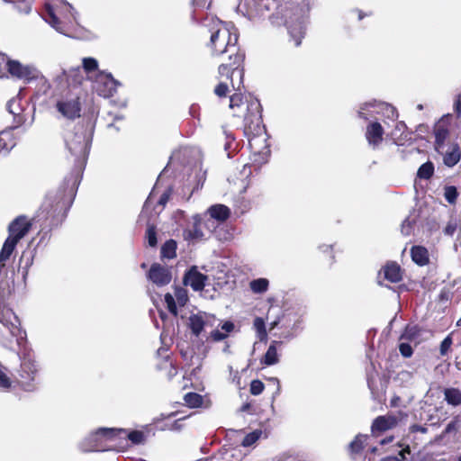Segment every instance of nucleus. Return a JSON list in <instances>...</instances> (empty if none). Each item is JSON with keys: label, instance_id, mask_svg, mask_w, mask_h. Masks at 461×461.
I'll return each instance as SVG.
<instances>
[{"label": "nucleus", "instance_id": "f257e3e1", "mask_svg": "<svg viewBox=\"0 0 461 461\" xmlns=\"http://www.w3.org/2000/svg\"><path fill=\"white\" fill-rule=\"evenodd\" d=\"M204 26L208 28L210 41L206 44L210 53L213 57L221 56L224 53H238L237 42L238 35L233 24L224 23L217 18L212 17L206 20Z\"/></svg>", "mask_w": 461, "mask_h": 461}, {"label": "nucleus", "instance_id": "f03ea898", "mask_svg": "<svg viewBox=\"0 0 461 461\" xmlns=\"http://www.w3.org/2000/svg\"><path fill=\"white\" fill-rule=\"evenodd\" d=\"M63 76L67 77L71 89L58 99L56 109L63 118L75 120L81 115L82 104L78 86L82 83L83 77L79 68L70 70L68 75L64 71Z\"/></svg>", "mask_w": 461, "mask_h": 461}, {"label": "nucleus", "instance_id": "7ed1b4c3", "mask_svg": "<svg viewBox=\"0 0 461 461\" xmlns=\"http://www.w3.org/2000/svg\"><path fill=\"white\" fill-rule=\"evenodd\" d=\"M68 150L75 158L78 168L85 166L92 140V127L77 124L74 131H68L64 135Z\"/></svg>", "mask_w": 461, "mask_h": 461}, {"label": "nucleus", "instance_id": "20e7f679", "mask_svg": "<svg viewBox=\"0 0 461 461\" xmlns=\"http://www.w3.org/2000/svg\"><path fill=\"white\" fill-rule=\"evenodd\" d=\"M248 110L249 113H248L244 119V131L249 138V147L256 153L259 152L257 148L258 142L266 141L259 102L258 100L251 101L248 106Z\"/></svg>", "mask_w": 461, "mask_h": 461}, {"label": "nucleus", "instance_id": "39448f33", "mask_svg": "<svg viewBox=\"0 0 461 461\" xmlns=\"http://www.w3.org/2000/svg\"><path fill=\"white\" fill-rule=\"evenodd\" d=\"M120 433L125 432L123 429L100 428L84 438L79 447L83 452L112 450L115 446L110 443L113 442Z\"/></svg>", "mask_w": 461, "mask_h": 461}, {"label": "nucleus", "instance_id": "423d86ee", "mask_svg": "<svg viewBox=\"0 0 461 461\" xmlns=\"http://www.w3.org/2000/svg\"><path fill=\"white\" fill-rule=\"evenodd\" d=\"M3 69H5L12 77L23 82H31L40 76V71L33 65L23 64L18 60L10 59L7 55L1 57Z\"/></svg>", "mask_w": 461, "mask_h": 461}, {"label": "nucleus", "instance_id": "0eeeda50", "mask_svg": "<svg viewBox=\"0 0 461 461\" xmlns=\"http://www.w3.org/2000/svg\"><path fill=\"white\" fill-rule=\"evenodd\" d=\"M369 108H375L376 113L381 114L389 120L395 121L398 118V113L393 106L375 100L361 104L358 110V116L364 120H368L369 114L365 113V110H368Z\"/></svg>", "mask_w": 461, "mask_h": 461}, {"label": "nucleus", "instance_id": "6e6552de", "mask_svg": "<svg viewBox=\"0 0 461 461\" xmlns=\"http://www.w3.org/2000/svg\"><path fill=\"white\" fill-rule=\"evenodd\" d=\"M120 86L121 83L114 79L112 74L104 72H100L95 82L96 92L104 97L113 96Z\"/></svg>", "mask_w": 461, "mask_h": 461}, {"label": "nucleus", "instance_id": "1a4fd4ad", "mask_svg": "<svg viewBox=\"0 0 461 461\" xmlns=\"http://www.w3.org/2000/svg\"><path fill=\"white\" fill-rule=\"evenodd\" d=\"M215 321L216 320L212 315L205 312H199L189 317V328L191 329L192 333L198 337L205 328L212 327Z\"/></svg>", "mask_w": 461, "mask_h": 461}, {"label": "nucleus", "instance_id": "9d476101", "mask_svg": "<svg viewBox=\"0 0 461 461\" xmlns=\"http://www.w3.org/2000/svg\"><path fill=\"white\" fill-rule=\"evenodd\" d=\"M229 60V63H221L219 66L218 73L220 77H226L227 78H230L235 72H238L240 79H242L243 72L242 70H239V67L243 60L242 55L239 53L230 54Z\"/></svg>", "mask_w": 461, "mask_h": 461}, {"label": "nucleus", "instance_id": "9b49d317", "mask_svg": "<svg viewBox=\"0 0 461 461\" xmlns=\"http://www.w3.org/2000/svg\"><path fill=\"white\" fill-rule=\"evenodd\" d=\"M148 277L152 283L158 286L169 284L172 278L170 270L157 263L150 267Z\"/></svg>", "mask_w": 461, "mask_h": 461}, {"label": "nucleus", "instance_id": "f8f14e48", "mask_svg": "<svg viewBox=\"0 0 461 461\" xmlns=\"http://www.w3.org/2000/svg\"><path fill=\"white\" fill-rule=\"evenodd\" d=\"M0 322L8 328L12 335L21 336L20 321L11 309L0 307Z\"/></svg>", "mask_w": 461, "mask_h": 461}, {"label": "nucleus", "instance_id": "ddd939ff", "mask_svg": "<svg viewBox=\"0 0 461 461\" xmlns=\"http://www.w3.org/2000/svg\"><path fill=\"white\" fill-rule=\"evenodd\" d=\"M384 129L378 122H370L366 126V139L373 149H376L383 140Z\"/></svg>", "mask_w": 461, "mask_h": 461}, {"label": "nucleus", "instance_id": "4468645a", "mask_svg": "<svg viewBox=\"0 0 461 461\" xmlns=\"http://www.w3.org/2000/svg\"><path fill=\"white\" fill-rule=\"evenodd\" d=\"M194 224L190 230H185L183 232L184 239L191 241H199L206 239V233L203 227V219L199 215L193 217Z\"/></svg>", "mask_w": 461, "mask_h": 461}, {"label": "nucleus", "instance_id": "2eb2a0df", "mask_svg": "<svg viewBox=\"0 0 461 461\" xmlns=\"http://www.w3.org/2000/svg\"><path fill=\"white\" fill-rule=\"evenodd\" d=\"M207 276L200 273L195 267H192L184 277L185 285H190L194 291H202Z\"/></svg>", "mask_w": 461, "mask_h": 461}, {"label": "nucleus", "instance_id": "dca6fc26", "mask_svg": "<svg viewBox=\"0 0 461 461\" xmlns=\"http://www.w3.org/2000/svg\"><path fill=\"white\" fill-rule=\"evenodd\" d=\"M397 423L398 419L393 415L378 416L372 423L371 431L373 433L384 432L394 428Z\"/></svg>", "mask_w": 461, "mask_h": 461}, {"label": "nucleus", "instance_id": "f3484780", "mask_svg": "<svg viewBox=\"0 0 461 461\" xmlns=\"http://www.w3.org/2000/svg\"><path fill=\"white\" fill-rule=\"evenodd\" d=\"M38 372V365L36 362L30 357L23 359L21 364V377L23 379L22 384L25 386L27 381L34 380L35 375Z\"/></svg>", "mask_w": 461, "mask_h": 461}, {"label": "nucleus", "instance_id": "a211bd4d", "mask_svg": "<svg viewBox=\"0 0 461 461\" xmlns=\"http://www.w3.org/2000/svg\"><path fill=\"white\" fill-rule=\"evenodd\" d=\"M46 11L47 14L44 17L45 21L58 32L67 35L64 24L59 21V19L57 16L59 13L58 10L54 8L51 5L46 4Z\"/></svg>", "mask_w": 461, "mask_h": 461}, {"label": "nucleus", "instance_id": "6ab92c4d", "mask_svg": "<svg viewBox=\"0 0 461 461\" xmlns=\"http://www.w3.org/2000/svg\"><path fill=\"white\" fill-rule=\"evenodd\" d=\"M207 213L211 219L223 222L230 217V210L226 205L214 204L208 208Z\"/></svg>", "mask_w": 461, "mask_h": 461}, {"label": "nucleus", "instance_id": "aec40b11", "mask_svg": "<svg viewBox=\"0 0 461 461\" xmlns=\"http://www.w3.org/2000/svg\"><path fill=\"white\" fill-rule=\"evenodd\" d=\"M384 278L391 283H398L402 280V271L398 264L392 262L384 267Z\"/></svg>", "mask_w": 461, "mask_h": 461}, {"label": "nucleus", "instance_id": "412c9836", "mask_svg": "<svg viewBox=\"0 0 461 461\" xmlns=\"http://www.w3.org/2000/svg\"><path fill=\"white\" fill-rule=\"evenodd\" d=\"M391 135L396 145H402L404 141L410 140V134L406 131V124L403 122H398L396 123Z\"/></svg>", "mask_w": 461, "mask_h": 461}, {"label": "nucleus", "instance_id": "4be33fe9", "mask_svg": "<svg viewBox=\"0 0 461 461\" xmlns=\"http://www.w3.org/2000/svg\"><path fill=\"white\" fill-rule=\"evenodd\" d=\"M277 345H282L281 341H273L271 345L268 347L263 359L262 363L266 366H273L279 362V357L277 354Z\"/></svg>", "mask_w": 461, "mask_h": 461}, {"label": "nucleus", "instance_id": "5701e85b", "mask_svg": "<svg viewBox=\"0 0 461 461\" xmlns=\"http://www.w3.org/2000/svg\"><path fill=\"white\" fill-rule=\"evenodd\" d=\"M65 190L62 191L61 194H59L58 197L53 196L51 194H48L46 197V200L43 203V207L45 210H48L49 207L53 209L54 212L60 211L64 208L65 203H64V196H65Z\"/></svg>", "mask_w": 461, "mask_h": 461}, {"label": "nucleus", "instance_id": "b1692460", "mask_svg": "<svg viewBox=\"0 0 461 461\" xmlns=\"http://www.w3.org/2000/svg\"><path fill=\"white\" fill-rule=\"evenodd\" d=\"M461 158L460 148L457 144L453 145L449 150H447L444 156V164L449 167L456 165Z\"/></svg>", "mask_w": 461, "mask_h": 461}, {"label": "nucleus", "instance_id": "393cba45", "mask_svg": "<svg viewBox=\"0 0 461 461\" xmlns=\"http://www.w3.org/2000/svg\"><path fill=\"white\" fill-rule=\"evenodd\" d=\"M411 254L412 260L420 266H425L429 262V253L424 247H412Z\"/></svg>", "mask_w": 461, "mask_h": 461}, {"label": "nucleus", "instance_id": "a878e982", "mask_svg": "<svg viewBox=\"0 0 461 461\" xmlns=\"http://www.w3.org/2000/svg\"><path fill=\"white\" fill-rule=\"evenodd\" d=\"M445 400L453 406L461 404V392L456 388H447L444 391Z\"/></svg>", "mask_w": 461, "mask_h": 461}, {"label": "nucleus", "instance_id": "bb28decb", "mask_svg": "<svg viewBox=\"0 0 461 461\" xmlns=\"http://www.w3.org/2000/svg\"><path fill=\"white\" fill-rule=\"evenodd\" d=\"M269 281L267 278L254 279L249 283L251 291L255 294H263L267 291Z\"/></svg>", "mask_w": 461, "mask_h": 461}, {"label": "nucleus", "instance_id": "cd10ccee", "mask_svg": "<svg viewBox=\"0 0 461 461\" xmlns=\"http://www.w3.org/2000/svg\"><path fill=\"white\" fill-rule=\"evenodd\" d=\"M176 242L173 240H167L161 248V257L171 259L176 257Z\"/></svg>", "mask_w": 461, "mask_h": 461}, {"label": "nucleus", "instance_id": "c85d7f7f", "mask_svg": "<svg viewBox=\"0 0 461 461\" xmlns=\"http://www.w3.org/2000/svg\"><path fill=\"white\" fill-rule=\"evenodd\" d=\"M367 438L366 435L358 434L349 444L348 449L351 454H358L364 448L365 442Z\"/></svg>", "mask_w": 461, "mask_h": 461}, {"label": "nucleus", "instance_id": "c756f323", "mask_svg": "<svg viewBox=\"0 0 461 461\" xmlns=\"http://www.w3.org/2000/svg\"><path fill=\"white\" fill-rule=\"evenodd\" d=\"M254 329L257 332V336L260 341L267 340V332L266 330L265 321L262 318L257 317L253 322Z\"/></svg>", "mask_w": 461, "mask_h": 461}, {"label": "nucleus", "instance_id": "7c9ffc66", "mask_svg": "<svg viewBox=\"0 0 461 461\" xmlns=\"http://www.w3.org/2000/svg\"><path fill=\"white\" fill-rule=\"evenodd\" d=\"M434 174V165L432 162L428 161L422 164L417 172L418 177L421 179H429Z\"/></svg>", "mask_w": 461, "mask_h": 461}, {"label": "nucleus", "instance_id": "2f4dec72", "mask_svg": "<svg viewBox=\"0 0 461 461\" xmlns=\"http://www.w3.org/2000/svg\"><path fill=\"white\" fill-rule=\"evenodd\" d=\"M420 330L415 325H408L401 336L402 340L415 341L418 339Z\"/></svg>", "mask_w": 461, "mask_h": 461}, {"label": "nucleus", "instance_id": "473e14b6", "mask_svg": "<svg viewBox=\"0 0 461 461\" xmlns=\"http://www.w3.org/2000/svg\"><path fill=\"white\" fill-rule=\"evenodd\" d=\"M185 402L191 408L199 407L203 403V397L196 393H188L184 397Z\"/></svg>", "mask_w": 461, "mask_h": 461}, {"label": "nucleus", "instance_id": "72a5a7b5", "mask_svg": "<svg viewBox=\"0 0 461 461\" xmlns=\"http://www.w3.org/2000/svg\"><path fill=\"white\" fill-rule=\"evenodd\" d=\"M447 135L448 131L446 128L438 126L435 129V145L437 149H439L444 145Z\"/></svg>", "mask_w": 461, "mask_h": 461}, {"label": "nucleus", "instance_id": "f704fd0d", "mask_svg": "<svg viewBox=\"0 0 461 461\" xmlns=\"http://www.w3.org/2000/svg\"><path fill=\"white\" fill-rule=\"evenodd\" d=\"M288 32L291 37L294 40V45L297 47L301 44L302 39L304 36V30L300 23L295 28L288 27Z\"/></svg>", "mask_w": 461, "mask_h": 461}, {"label": "nucleus", "instance_id": "c9c22d12", "mask_svg": "<svg viewBox=\"0 0 461 461\" xmlns=\"http://www.w3.org/2000/svg\"><path fill=\"white\" fill-rule=\"evenodd\" d=\"M126 432L125 430H123ZM127 437L133 444H142L145 440L144 433L139 430H134L130 433H120L117 437Z\"/></svg>", "mask_w": 461, "mask_h": 461}, {"label": "nucleus", "instance_id": "e433bc0d", "mask_svg": "<svg viewBox=\"0 0 461 461\" xmlns=\"http://www.w3.org/2000/svg\"><path fill=\"white\" fill-rule=\"evenodd\" d=\"M262 431L260 429H256L250 433H249L242 440L241 445L245 447H250L255 444L261 437Z\"/></svg>", "mask_w": 461, "mask_h": 461}, {"label": "nucleus", "instance_id": "4c0bfd02", "mask_svg": "<svg viewBox=\"0 0 461 461\" xmlns=\"http://www.w3.org/2000/svg\"><path fill=\"white\" fill-rule=\"evenodd\" d=\"M457 195H458V194H457L456 188L455 186L448 185V186L445 187L444 196H445V199L450 204L456 203Z\"/></svg>", "mask_w": 461, "mask_h": 461}, {"label": "nucleus", "instance_id": "58836bf2", "mask_svg": "<svg viewBox=\"0 0 461 461\" xmlns=\"http://www.w3.org/2000/svg\"><path fill=\"white\" fill-rule=\"evenodd\" d=\"M83 68L86 72H92L98 68V62L94 58H84L82 60Z\"/></svg>", "mask_w": 461, "mask_h": 461}, {"label": "nucleus", "instance_id": "ea45409f", "mask_svg": "<svg viewBox=\"0 0 461 461\" xmlns=\"http://www.w3.org/2000/svg\"><path fill=\"white\" fill-rule=\"evenodd\" d=\"M146 238L148 240V243L150 247H155L157 245V233L155 226L152 224H149L146 231Z\"/></svg>", "mask_w": 461, "mask_h": 461}, {"label": "nucleus", "instance_id": "a19ab883", "mask_svg": "<svg viewBox=\"0 0 461 461\" xmlns=\"http://www.w3.org/2000/svg\"><path fill=\"white\" fill-rule=\"evenodd\" d=\"M175 297L177 301V303L181 306H184L188 300L187 292L182 287H176L175 289Z\"/></svg>", "mask_w": 461, "mask_h": 461}, {"label": "nucleus", "instance_id": "79ce46f5", "mask_svg": "<svg viewBox=\"0 0 461 461\" xmlns=\"http://www.w3.org/2000/svg\"><path fill=\"white\" fill-rule=\"evenodd\" d=\"M12 382L5 373V368L0 365V388L8 389L11 387Z\"/></svg>", "mask_w": 461, "mask_h": 461}, {"label": "nucleus", "instance_id": "37998d69", "mask_svg": "<svg viewBox=\"0 0 461 461\" xmlns=\"http://www.w3.org/2000/svg\"><path fill=\"white\" fill-rule=\"evenodd\" d=\"M165 302L167 303L168 311L175 316L177 315V309L175 302V298L170 294H166Z\"/></svg>", "mask_w": 461, "mask_h": 461}, {"label": "nucleus", "instance_id": "c03bdc74", "mask_svg": "<svg viewBox=\"0 0 461 461\" xmlns=\"http://www.w3.org/2000/svg\"><path fill=\"white\" fill-rule=\"evenodd\" d=\"M7 109L10 113L14 114V116H19L21 108L19 105V100L12 99L7 104Z\"/></svg>", "mask_w": 461, "mask_h": 461}, {"label": "nucleus", "instance_id": "a18cd8bd", "mask_svg": "<svg viewBox=\"0 0 461 461\" xmlns=\"http://www.w3.org/2000/svg\"><path fill=\"white\" fill-rule=\"evenodd\" d=\"M452 343H453L452 338L449 335L447 336L443 339V341L440 344V348H439V351H440V355L441 356H446L448 353V351H449V349H450V348L452 346Z\"/></svg>", "mask_w": 461, "mask_h": 461}, {"label": "nucleus", "instance_id": "49530a36", "mask_svg": "<svg viewBox=\"0 0 461 461\" xmlns=\"http://www.w3.org/2000/svg\"><path fill=\"white\" fill-rule=\"evenodd\" d=\"M264 384L259 380H253L250 384V393L259 395L264 390Z\"/></svg>", "mask_w": 461, "mask_h": 461}, {"label": "nucleus", "instance_id": "de8ad7c7", "mask_svg": "<svg viewBox=\"0 0 461 461\" xmlns=\"http://www.w3.org/2000/svg\"><path fill=\"white\" fill-rule=\"evenodd\" d=\"M242 101L243 96L240 93H236L232 95L230 98V108L232 110L235 109L236 107L239 108L242 104Z\"/></svg>", "mask_w": 461, "mask_h": 461}, {"label": "nucleus", "instance_id": "09e8293b", "mask_svg": "<svg viewBox=\"0 0 461 461\" xmlns=\"http://www.w3.org/2000/svg\"><path fill=\"white\" fill-rule=\"evenodd\" d=\"M10 137L11 135L9 132L0 133V152L2 150H5L6 152H8L13 148V146L9 148L6 143V140H9Z\"/></svg>", "mask_w": 461, "mask_h": 461}, {"label": "nucleus", "instance_id": "8fccbe9b", "mask_svg": "<svg viewBox=\"0 0 461 461\" xmlns=\"http://www.w3.org/2000/svg\"><path fill=\"white\" fill-rule=\"evenodd\" d=\"M399 350L402 356L404 357H410L413 353L411 346L406 342H402L399 345Z\"/></svg>", "mask_w": 461, "mask_h": 461}, {"label": "nucleus", "instance_id": "3c124183", "mask_svg": "<svg viewBox=\"0 0 461 461\" xmlns=\"http://www.w3.org/2000/svg\"><path fill=\"white\" fill-rule=\"evenodd\" d=\"M227 337L228 335H226V333H224V331L221 330V329L213 330L210 333V338L215 342L221 341L225 339Z\"/></svg>", "mask_w": 461, "mask_h": 461}, {"label": "nucleus", "instance_id": "603ef678", "mask_svg": "<svg viewBox=\"0 0 461 461\" xmlns=\"http://www.w3.org/2000/svg\"><path fill=\"white\" fill-rule=\"evenodd\" d=\"M229 91L228 86L225 83L221 82L214 88V93L219 97H223L227 95Z\"/></svg>", "mask_w": 461, "mask_h": 461}, {"label": "nucleus", "instance_id": "864d4df0", "mask_svg": "<svg viewBox=\"0 0 461 461\" xmlns=\"http://www.w3.org/2000/svg\"><path fill=\"white\" fill-rule=\"evenodd\" d=\"M269 20L274 26H280L284 23L283 16L280 15L279 13H276L270 15Z\"/></svg>", "mask_w": 461, "mask_h": 461}, {"label": "nucleus", "instance_id": "5fc2aeb1", "mask_svg": "<svg viewBox=\"0 0 461 461\" xmlns=\"http://www.w3.org/2000/svg\"><path fill=\"white\" fill-rule=\"evenodd\" d=\"M170 194H171V190L170 189H167V191H165L161 196L159 197L158 201V205H161V206H165V204L168 202L169 200V197H170Z\"/></svg>", "mask_w": 461, "mask_h": 461}, {"label": "nucleus", "instance_id": "6e6d98bb", "mask_svg": "<svg viewBox=\"0 0 461 461\" xmlns=\"http://www.w3.org/2000/svg\"><path fill=\"white\" fill-rule=\"evenodd\" d=\"M234 328H235L234 323H233V322H231V321H225V322L221 326V330H223V331H224V333H226V335H228V336H229V334H230V332H232V331L234 330Z\"/></svg>", "mask_w": 461, "mask_h": 461}, {"label": "nucleus", "instance_id": "4d7b16f0", "mask_svg": "<svg viewBox=\"0 0 461 461\" xmlns=\"http://www.w3.org/2000/svg\"><path fill=\"white\" fill-rule=\"evenodd\" d=\"M203 230L204 229L207 230L208 233L212 232L216 228L214 221L211 218L206 221H203Z\"/></svg>", "mask_w": 461, "mask_h": 461}, {"label": "nucleus", "instance_id": "13d9d810", "mask_svg": "<svg viewBox=\"0 0 461 461\" xmlns=\"http://www.w3.org/2000/svg\"><path fill=\"white\" fill-rule=\"evenodd\" d=\"M454 111L457 118L461 117V95H458L455 100Z\"/></svg>", "mask_w": 461, "mask_h": 461}, {"label": "nucleus", "instance_id": "bf43d9fd", "mask_svg": "<svg viewBox=\"0 0 461 461\" xmlns=\"http://www.w3.org/2000/svg\"><path fill=\"white\" fill-rule=\"evenodd\" d=\"M411 221L409 219H405L402 224V233L404 235H409L411 233Z\"/></svg>", "mask_w": 461, "mask_h": 461}, {"label": "nucleus", "instance_id": "052dcab7", "mask_svg": "<svg viewBox=\"0 0 461 461\" xmlns=\"http://www.w3.org/2000/svg\"><path fill=\"white\" fill-rule=\"evenodd\" d=\"M268 10H269V7L267 6V5L261 4V5H259L258 9L256 10L255 16H258L259 18L264 17L265 11H268Z\"/></svg>", "mask_w": 461, "mask_h": 461}, {"label": "nucleus", "instance_id": "680f3d73", "mask_svg": "<svg viewBox=\"0 0 461 461\" xmlns=\"http://www.w3.org/2000/svg\"><path fill=\"white\" fill-rule=\"evenodd\" d=\"M457 429H458V428H457L456 421V420H453V421L449 422V423L447 425V427H446V429H445V431H444V432H445L446 434H449V433H451L452 431H456V430H457Z\"/></svg>", "mask_w": 461, "mask_h": 461}, {"label": "nucleus", "instance_id": "e2e57ef3", "mask_svg": "<svg viewBox=\"0 0 461 461\" xmlns=\"http://www.w3.org/2000/svg\"><path fill=\"white\" fill-rule=\"evenodd\" d=\"M411 432H420V433H427L428 429L427 428L425 427H422L420 425H418V424H413L411 426Z\"/></svg>", "mask_w": 461, "mask_h": 461}, {"label": "nucleus", "instance_id": "0e129e2a", "mask_svg": "<svg viewBox=\"0 0 461 461\" xmlns=\"http://www.w3.org/2000/svg\"><path fill=\"white\" fill-rule=\"evenodd\" d=\"M18 9L24 14H28L32 9L31 4L28 2H23L21 5L18 6Z\"/></svg>", "mask_w": 461, "mask_h": 461}, {"label": "nucleus", "instance_id": "69168bd1", "mask_svg": "<svg viewBox=\"0 0 461 461\" xmlns=\"http://www.w3.org/2000/svg\"><path fill=\"white\" fill-rule=\"evenodd\" d=\"M153 195H154V190H152V192L149 194V197L147 198V200H146V202L144 203L143 212L148 211L149 207L152 203Z\"/></svg>", "mask_w": 461, "mask_h": 461}, {"label": "nucleus", "instance_id": "338daca9", "mask_svg": "<svg viewBox=\"0 0 461 461\" xmlns=\"http://www.w3.org/2000/svg\"><path fill=\"white\" fill-rule=\"evenodd\" d=\"M410 453H411L410 446H406L399 452L398 457H400V459H402V461L403 459H405V454H410Z\"/></svg>", "mask_w": 461, "mask_h": 461}, {"label": "nucleus", "instance_id": "774afa93", "mask_svg": "<svg viewBox=\"0 0 461 461\" xmlns=\"http://www.w3.org/2000/svg\"><path fill=\"white\" fill-rule=\"evenodd\" d=\"M455 230H456V227H455V226H452V225L448 224V225L446 227V229H445V232H446L447 234L452 235V234L454 233Z\"/></svg>", "mask_w": 461, "mask_h": 461}]
</instances>
